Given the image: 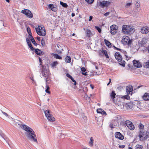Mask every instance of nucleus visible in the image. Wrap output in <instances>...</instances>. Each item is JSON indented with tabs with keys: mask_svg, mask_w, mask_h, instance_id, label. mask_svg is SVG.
Wrapping results in <instances>:
<instances>
[{
	"mask_svg": "<svg viewBox=\"0 0 149 149\" xmlns=\"http://www.w3.org/2000/svg\"><path fill=\"white\" fill-rule=\"evenodd\" d=\"M136 7L138 8L140 6V4L138 2H137L136 3Z\"/></svg>",
	"mask_w": 149,
	"mask_h": 149,
	"instance_id": "46",
	"label": "nucleus"
},
{
	"mask_svg": "<svg viewBox=\"0 0 149 149\" xmlns=\"http://www.w3.org/2000/svg\"><path fill=\"white\" fill-rule=\"evenodd\" d=\"M104 42L105 45L109 47H111V44L110 42L105 39Z\"/></svg>",
	"mask_w": 149,
	"mask_h": 149,
	"instance_id": "22",
	"label": "nucleus"
},
{
	"mask_svg": "<svg viewBox=\"0 0 149 149\" xmlns=\"http://www.w3.org/2000/svg\"><path fill=\"white\" fill-rule=\"evenodd\" d=\"M109 127H111V128H113L114 127L112 123H111L109 125Z\"/></svg>",
	"mask_w": 149,
	"mask_h": 149,
	"instance_id": "52",
	"label": "nucleus"
},
{
	"mask_svg": "<svg viewBox=\"0 0 149 149\" xmlns=\"http://www.w3.org/2000/svg\"><path fill=\"white\" fill-rule=\"evenodd\" d=\"M139 127L140 129H143L144 128V125L141 123L139 124Z\"/></svg>",
	"mask_w": 149,
	"mask_h": 149,
	"instance_id": "44",
	"label": "nucleus"
},
{
	"mask_svg": "<svg viewBox=\"0 0 149 149\" xmlns=\"http://www.w3.org/2000/svg\"><path fill=\"white\" fill-rule=\"evenodd\" d=\"M102 53L104 54L105 56L107 58H109V56L108 55V54L107 53V51L105 50H102Z\"/></svg>",
	"mask_w": 149,
	"mask_h": 149,
	"instance_id": "27",
	"label": "nucleus"
},
{
	"mask_svg": "<svg viewBox=\"0 0 149 149\" xmlns=\"http://www.w3.org/2000/svg\"><path fill=\"white\" fill-rule=\"evenodd\" d=\"M40 37H37V39L38 41H40Z\"/></svg>",
	"mask_w": 149,
	"mask_h": 149,
	"instance_id": "62",
	"label": "nucleus"
},
{
	"mask_svg": "<svg viewBox=\"0 0 149 149\" xmlns=\"http://www.w3.org/2000/svg\"><path fill=\"white\" fill-rule=\"evenodd\" d=\"M46 89L45 90V92L46 93L50 94V92L49 91V87L48 85H47L46 86Z\"/></svg>",
	"mask_w": 149,
	"mask_h": 149,
	"instance_id": "32",
	"label": "nucleus"
},
{
	"mask_svg": "<svg viewBox=\"0 0 149 149\" xmlns=\"http://www.w3.org/2000/svg\"><path fill=\"white\" fill-rule=\"evenodd\" d=\"M71 15L72 17H74L75 16V13H72Z\"/></svg>",
	"mask_w": 149,
	"mask_h": 149,
	"instance_id": "60",
	"label": "nucleus"
},
{
	"mask_svg": "<svg viewBox=\"0 0 149 149\" xmlns=\"http://www.w3.org/2000/svg\"><path fill=\"white\" fill-rule=\"evenodd\" d=\"M60 4L63 7L65 8H67L68 7V5L67 3H64L62 1L60 2Z\"/></svg>",
	"mask_w": 149,
	"mask_h": 149,
	"instance_id": "29",
	"label": "nucleus"
},
{
	"mask_svg": "<svg viewBox=\"0 0 149 149\" xmlns=\"http://www.w3.org/2000/svg\"><path fill=\"white\" fill-rule=\"evenodd\" d=\"M87 36L88 37H90L92 36V33L90 30L87 29L86 31Z\"/></svg>",
	"mask_w": 149,
	"mask_h": 149,
	"instance_id": "23",
	"label": "nucleus"
},
{
	"mask_svg": "<svg viewBox=\"0 0 149 149\" xmlns=\"http://www.w3.org/2000/svg\"><path fill=\"white\" fill-rule=\"evenodd\" d=\"M28 46L31 44V43L30 41L27 42Z\"/></svg>",
	"mask_w": 149,
	"mask_h": 149,
	"instance_id": "63",
	"label": "nucleus"
},
{
	"mask_svg": "<svg viewBox=\"0 0 149 149\" xmlns=\"http://www.w3.org/2000/svg\"><path fill=\"white\" fill-rule=\"evenodd\" d=\"M53 56L54 58L57 59H62V57L56 54H53Z\"/></svg>",
	"mask_w": 149,
	"mask_h": 149,
	"instance_id": "25",
	"label": "nucleus"
},
{
	"mask_svg": "<svg viewBox=\"0 0 149 149\" xmlns=\"http://www.w3.org/2000/svg\"><path fill=\"white\" fill-rule=\"evenodd\" d=\"M143 136H145L144 137L145 139H146L149 137V132H146V133L145 132H143Z\"/></svg>",
	"mask_w": 149,
	"mask_h": 149,
	"instance_id": "26",
	"label": "nucleus"
},
{
	"mask_svg": "<svg viewBox=\"0 0 149 149\" xmlns=\"http://www.w3.org/2000/svg\"><path fill=\"white\" fill-rule=\"evenodd\" d=\"M103 110V109H101V108L98 109L97 110V113H100L101 114Z\"/></svg>",
	"mask_w": 149,
	"mask_h": 149,
	"instance_id": "39",
	"label": "nucleus"
},
{
	"mask_svg": "<svg viewBox=\"0 0 149 149\" xmlns=\"http://www.w3.org/2000/svg\"><path fill=\"white\" fill-rule=\"evenodd\" d=\"M118 27L115 25H113L110 27V32L113 35H115L117 31Z\"/></svg>",
	"mask_w": 149,
	"mask_h": 149,
	"instance_id": "7",
	"label": "nucleus"
},
{
	"mask_svg": "<svg viewBox=\"0 0 149 149\" xmlns=\"http://www.w3.org/2000/svg\"><path fill=\"white\" fill-rule=\"evenodd\" d=\"M45 115L47 119L50 121H54L55 120V118L50 113V110H47L44 111Z\"/></svg>",
	"mask_w": 149,
	"mask_h": 149,
	"instance_id": "5",
	"label": "nucleus"
},
{
	"mask_svg": "<svg viewBox=\"0 0 149 149\" xmlns=\"http://www.w3.org/2000/svg\"><path fill=\"white\" fill-rule=\"evenodd\" d=\"M102 114L104 115H107L106 113L103 110L102 111V112L101 113Z\"/></svg>",
	"mask_w": 149,
	"mask_h": 149,
	"instance_id": "49",
	"label": "nucleus"
},
{
	"mask_svg": "<svg viewBox=\"0 0 149 149\" xmlns=\"http://www.w3.org/2000/svg\"><path fill=\"white\" fill-rule=\"evenodd\" d=\"M115 137L120 140H123L124 138V136L119 132H117L115 133Z\"/></svg>",
	"mask_w": 149,
	"mask_h": 149,
	"instance_id": "14",
	"label": "nucleus"
},
{
	"mask_svg": "<svg viewBox=\"0 0 149 149\" xmlns=\"http://www.w3.org/2000/svg\"><path fill=\"white\" fill-rule=\"evenodd\" d=\"M122 98H123L125 99L129 100L130 99V97L128 95H125L122 97Z\"/></svg>",
	"mask_w": 149,
	"mask_h": 149,
	"instance_id": "35",
	"label": "nucleus"
},
{
	"mask_svg": "<svg viewBox=\"0 0 149 149\" xmlns=\"http://www.w3.org/2000/svg\"><path fill=\"white\" fill-rule=\"evenodd\" d=\"M116 95V94L115 93L114 91H112L111 93H110V97L114 102H115L114 100V99L115 97V96Z\"/></svg>",
	"mask_w": 149,
	"mask_h": 149,
	"instance_id": "20",
	"label": "nucleus"
},
{
	"mask_svg": "<svg viewBox=\"0 0 149 149\" xmlns=\"http://www.w3.org/2000/svg\"><path fill=\"white\" fill-rule=\"evenodd\" d=\"M81 70L82 72H85L86 71V70L85 68L84 67H82L81 68Z\"/></svg>",
	"mask_w": 149,
	"mask_h": 149,
	"instance_id": "43",
	"label": "nucleus"
},
{
	"mask_svg": "<svg viewBox=\"0 0 149 149\" xmlns=\"http://www.w3.org/2000/svg\"><path fill=\"white\" fill-rule=\"evenodd\" d=\"M134 31V29L131 26L126 25L123 26L122 31L124 34H131Z\"/></svg>",
	"mask_w": 149,
	"mask_h": 149,
	"instance_id": "2",
	"label": "nucleus"
},
{
	"mask_svg": "<svg viewBox=\"0 0 149 149\" xmlns=\"http://www.w3.org/2000/svg\"><path fill=\"white\" fill-rule=\"evenodd\" d=\"M149 30V29L148 27H143L141 29L140 31L141 33L143 34H146L148 32Z\"/></svg>",
	"mask_w": 149,
	"mask_h": 149,
	"instance_id": "15",
	"label": "nucleus"
},
{
	"mask_svg": "<svg viewBox=\"0 0 149 149\" xmlns=\"http://www.w3.org/2000/svg\"><path fill=\"white\" fill-rule=\"evenodd\" d=\"M143 148V146L139 144L136 145L135 147L136 149H142Z\"/></svg>",
	"mask_w": 149,
	"mask_h": 149,
	"instance_id": "30",
	"label": "nucleus"
},
{
	"mask_svg": "<svg viewBox=\"0 0 149 149\" xmlns=\"http://www.w3.org/2000/svg\"><path fill=\"white\" fill-rule=\"evenodd\" d=\"M39 62L40 63V65H41V63H42V59L41 58H40V57H39Z\"/></svg>",
	"mask_w": 149,
	"mask_h": 149,
	"instance_id": "54",
	"label": "nucleus"
},
{
	"mask_svg": "<svg viewBox=\"0 0 149 149\" xmlns=\"http://www.w3.org/2000/svg\"><path fill=\"white\" fill-rule=\"evenodd\" d=\"M43 69L41 73L42 74V76L45 77V79L46 84L48 83V79L49 77V72L48 69H45L44 68V67L42 66Z\"/></svg>",
	"mask_w": 149,
	"mask_h": 149,
	"instance_id": "4",
	"label": "nucleus"
},
{
	"mask_svg": "<svg viewBox=\"0 0 149 149\" xmlns=\"http://www.w3.org/2000/svg\"><path fill=\"white\" fill-rule=\"evenodd\" d=\"M71 58L69 56H67L65 59V61L67 63H70L71 62Z\"/></svg>",
	"mask_w": 149,
	"mask_h": 149,
	"instance_id": "24",
	"label": "nucleus"
},
{
	"mask_svg": "<svg viewBox=\"0 0 149 149\" xmlns=\"http://www.w3.org/2000/svg\"><path fill=\"white\" fill-rule=\"evenodd\" d=\"M110 4V3L108 1H102L99 2L98 4L99 6H100L102 8L105 7H107Z\"/></svg>",
	"mask_w": 149,
	"mask_h": 149,
	"instance_id": "9",
	"label": "nucleus"
},
{
	"mask_svg": "<svg viewBox=\"0 0 149 149\" xmlns=\"http://www.w3.org/2000/svg\"><path fill=\"white\" fill-rule=\"evenodd\" d=\"M28 46L30 48V49H31L32 51H34V50L35 49L33 47L32 45L31 44L30 45H29Z\"/></svg>",
	"mask_w": 149,
	"mask_h": 149,
	"instance_id": "40",
	"label": "nucleus"
},
{
	"mask_svg": "<svg viewBox=\"0 0 149 149\" xmlns=\"http://www.w3.org/2000/svg\"><path fill=\"white\" fill-rule=\"evenodd\" d=\"M38 28H36V30L37 33L40 36H45L46 34V31L44 27L42 25L38 26Z\"/></svg>",
	"mask_w": 149,
	"mask_h": 149,
	"instance_id": "3",
	"label": "nucleus"
},
{
	"mask_svg": "<svg viewBox=\"0 0 149 149\" xmlns=\"http://www.w3.org/2000/svg\"><path fill=\"white\" fill-rule=\"evenodd\" d=\"M92 18H93V16H90L89 17V19L88 20L89 21H91L92 20Z\"/></svg>",
	"mask_w": 149,
	"mask_h": 149,
	"instance_id": "55",
	"label": "nucleus"
},
{
	"mask_svg": "<svg viewBox=\"0 0 149 149\" xmlns=\"http://www.w3.org/2000/svg\"><path fill=\"white\" fill-rule=\"evenodd\" d=\"M22 13L26 15L29 18H31L33 17V15L29 10L25 9L22 10Z\"/></svg>",
	"mask_w": 149,
	"mask_h": 149,
	"instance_id": "6",
	"label": "nucleus"
},
{
	"mask_svg": "<svg viewBox=\"0 0 149 149\" xmlns=\"http://www.w3.org/2000/svg\"><path fill=\"white\" fill-rule=\"evenodd\" d=\"M115 49H116V50H117L119 51H120L121 50V49H120L119 48H117V47H116V48Z\"/></svg>",
	"mask_w": 149,
	"mask_h": 149,
	"instance_id": "64",
	"label": "nucleus"
},
{
	"mask_svg": "<svg viewBox=\"0 0 149 149\" xmlns=\"http://www.w3.org/2000/svg\"><path fill=\"white\" fill-rule=\"evenodd\" d=\"M34 52L37 55L40 56L43 54L44 53L42 52L40 50L38 49H36L34 50Z\"/></svg>",
	"mask_w": 149,
	"mask_h": 149,
	"instance_id": "17",
	"label": "nucleus"
},
{
	"mask_svg": "<svg viewBox=\"0 0 149 149\" xmlns=\"http://www.w3.org/2000/svg\"><path fill=\"white\" fill-rule=\"evenodd\" d=\"M27 31L29 36L32 35V33L31 32V29L29 27H28L27 29Z\"/></svg>",
	"mask_w": 149,
	"mask_h": 149,
	"instance_id": "36",
	"label": "nucleus"
},
{
	"mask_svg": "<svg viewBox=\"0 0 149 149\" xmlns=\"http://www.w3.org/2000/svg\"><path fill=\"white\" fill-rule=\"evenodd\" d=\"M26 42L30 41V40H29V39L28 38H26Z\"/></svg>",
	"mask_w": 149,
	"mask_h": 149,
	"instance_id": "58",
	"label": "nucleus"
},
{
	"mask_svg": "<svg viewBox=\"0 0 149 149\" xmlns=\"http://www.w3.org/2000/svg\"><path fill=\"white\" fill-rule=\"evenodd\" d=\"M123 42H125L124 43L127 44L129 45H131L132 43L131 40L130 39V38L128 36H125L123 39Z\"/></svg>",
	"mask_w": 149,
	"mask_h": 149,
	"instance_id": "10",
	"label": "nucleus"
},
{
	"mask_svg": "<svg viewBox=\"0 0 149 149\" xmlns=\"http://www.w3.org/2000/svg\"><path fill=\"white\" fill-rule=\"evenodd\" d=\"M109 14V12H106V13L104 14V15L105 16H108Z\"/></svg>",
	"mask_w": 149,
	"mask_h": 149,
	"instance_id": "53",
	"label": "nucleus"
},
{
	"mask_svg": "<svg viewBox=\"0 0 149 149\" xmlns=\"http://www.w3.org/2000/svg\"><path fill=\"white\" fill-rule=\"evenodd\" d=\"M125 145H119V147L121 148H125Z\"/></svg>",
	"mask_w": 149,
	"mask_h": 149,
	"instance_id": "48",
	"label": "nucleus"
},
{
	"mask_svg": "<svg viewBox=\"0 0 149 149\" xmlns=\"http://www.w3.org/2000/svg\"><path fill=\"white\" fill-rule=\"evenodd\" d=\"M143 98L145 100H149V93H145L144 95L143 96Z\"/></svg>",
	"mask_w": 149,
	"mask_h": 149,
	"instance_id": "21",
	"label": "nucleus"
},
{
	"mask_svg": "<svg viewBox=\"0 0 149 149\" xmlns=\"http://www.w3.org/2000/svg\"><path fill=\"white\" fill-rule=\"evenodd\" d=\"M89 4H92L93 3L94 0H85Z\"/></svg>",
	"mask_w": 149,
	"mask_h": 149,
	"instance_id": "41",
	"label": "nucleus"
},
{
	"mask_svg": "<svg viewBox=\"0 0 149 149\" xmlns=\"http://www.w3.org/2000/svg\"><path fill=\"white\" fill-rule=\"evenodd\" d=\"M121 63H119L120 65L123 67H125V61H121Z\"/></svg>",
	"mask_w": 149,
	"mask_h": 149,
	"instance_id": "38",
	"label": "nucleus"
},
{
	"mask_svg": "<svg viewBox=\"0 0 149 149\" xmlns=\"http://www.w3.org/2000/svg\"><path fill=\"white\" fill-rule=\"evenodd\" d=\"M143 65L146 68H149V60L147 62H145Z\"/></svg>",
	"mask_w": 149,
	"mask_h": 149,
	"instance_id": "28",
	"label": "nucleus"
},
{
	"mask_svg": "<svg viewBox=\"0 0 149 149\" xmlns=\"http://www.w3.org/2000/svg\"><path fill=\"white\" fill-rule=\"evenodd\" d=\"M18 121L16 120V121L14 122V124L17 126V125H19L20 127H21V124H19L18 122Z\"/></svg>",
	"mask_w": 149,
	"mask_h": 149,
	"instance_id": "34",
	"label": "nucleus"
},
{
	"mask_svg": "<svg viewBox=\"0 0 149 149\" xmlns=\"http://www.w3.org/2000/svg\"><path fill=\"white\" fill-rule=\"evenodd\" d=\"M109 83L107 84V86H108L109 84H110V83H111V79H109Z\"/></svg>",
	"mask_w": 149,
	"mask_h": 149,
	"instance_id": "59",
	"label": "nucleus"
},
{
	"mask_svg": "<svg viewBox=\"0 0 149 149\" xmlns=\"http://www.w3.org/2000/svg\"><path fill=\"white\" fill-rule=\"evenodd\" d=\"M81 74L83 75L86 76L88 75V74H87V72H82Z\"/></svg>",
	"mask_w": 149,
	"mask_h": 149,
	"instance_id": "50",
	"label": "nucleus"
},
{
	"mask_svg": "<svg viewBox=\"0 0 149 149\" xmlns=\"http://www.w3.org/2000/svg\"><path fill=\"white\" fill-rule=\"evenodd\" d=\"M29 37L30 38V39L31 40V41L36 46L38 45V44L36 42L34 39L33 38L32 35L29 36Z\"/></svg>",
	"mask_w": 149,
	"mask_h": 149,
	"instance_id": "19",
	"label": "nucleus"
},
{
	"mask_svg": "<svg viewBox=\"0 0 149 149\" xmlns=\"http://www.w3.org/2000/svg\"><path fill=\"white\" fill-rule=\"evenodd\" d=\"M70 79L74 83V85H76L77 84L76 81L72 78V77Z\"/></svg>",
	"mask_w": 149,
	"mask_h": 149,
	"instance_id": "45",
	"label": "nucleus"
},
{
	"mask_svg": "<svg viewBox=\"0 0 149 149\" xmlns=\"http://www.w3.org/2000/svg\"><path fill=\"white\" fill-rule=\"evenodd\" d=\"M48 6L50 9L54 12H56L57 10V8L56 7V6L52 4H49Z\"/></svg>",
	"mask_w": 149,
	"mask_h": 149,
	"instance_id": "16",
	"label": "nucleus"
},
{
	"mask_svg": "<svg viewBox=\"0 0 149 149\" xmlns=\"http://www.w3.org/2000/svg\"><path fill=\"white\" fill-rule=\"evenodd\" d=\"M66 75L70 79H71L72 77V76L68 73H67Z\"/></svg>",
	"mask_w": 149,
	"mask_h": 149,
	"instance_id": "47",
	"label": "nucleus"
},
{
	"mask_svg": "<svg viewBox=\"0 0 149 149\" xmlns=\"http://www.w3.org/2000/svg\"><path fill=\"white\" fill-rule=\"evenodd\" d=\"M146 49L148 51V52L149 54V46H148L146 48Z\"/></svg>",
	"mask_w": 149,
	"mask_h": 149,
	"instance_id": "56",
	"label": "nucleus"
},
{
	"mask_svg": "<svg viewBox=\"0 0 149 149\" xmlns=\"http://www.w3.org/2000/svg\"><path fill=\"white\" fill-rule=\"evenodd\" d=\"M131 3H127V4L126 5H127V6H129L131 5Z\"/></svg>",
	"mask_w": 149,
	"mask_h": 149,
	"instance_id": "57",
	"label": "nucleus"
},
{
	"mask_svg": "<svg viewBox=\"0 0 149 149\" xmlns=\"http://www.w3.org/2000/svg\"><path fill=\"white\" fill-rule=\"evenodd\" d=\"M133 90V86L130 85L126 86V92L127 95H129L130 93Z\"/></svg>",
	"mask_w": 149,
	"mask_h": 149,
	"instance_id": "13",
	"label": "nucleus"
},
{
	"mask_svg": "<svg viewBox=\"0 0 149 149\" xmlns=\"http://www.w3.org/2000/svg\"><path fill=\"white\" fill-rule=\"evenodd\" d=\"M58 64V63L57 61H54L51 64V65L52 67H54Z\"/></svg>",
	"mask_w": 149,
	"mask_h": 149,
	"instance_id": "31",
	"label": "nucleus"
},
{
	"mask_svg": "<svg viewBox=\"0 0 149 149\" xmlns=\"http://www.w3.org/2000/svg\"><path fill=\"white\" fill-rule=\"evenodd\" d=\"M90 86L91 88L92 89H93L94 88V86L93 85H92V84H91Z\"/></svg>",
	"mask_w": 149,
	"mask_h": 149,
	"instance_id": "61",
	"label": "nucleus"
},
{
	"mask_svg": "<svg viewBox=\"0 0 149 149\" xmlns=\"http://www.w3.org/2000/svg\"><path fill=\"white\" fill-rule=\"evenodd\" d=\"M93 139L92 137H91L90 139V141L89 142L90 145L91 146H93Z\"/></svg>",
	"mask_w": 149,
	"mask_h": 149,
	"instance_id": "33",
	"label": "nucleus"
},
{
	"mask_svg": "<svg viewBox=\"0 0 149 149\" xmlns=\"http://www.w3.org/2000/svg\"><path fill=\"white\" fill-rule=\"evenodd\" d=\"M133 63L134 66L135 67L139 68L142 66L141 63L138 61L134 60L133 61Z\"/></svg>",
	"mask_w": 149,
	"mask_h": 149,
	"instance_id": "11",
	"label": "nucleus"
},
{
	"mask_svg": "<svg viewBox=\"0 0 149 149\" xmlns=\"http://www.w3.org/2000/svg\"><path fill=\"white\" fill-rule=\"evenodd\" d=\"M27 132L25 133L28 138L30 140L37 142L35 132L32 129L25 125H22L21 127Z\"/></svg>",
	"mask_w": 149,
	"mask_h": 149,
	"instance_id": "1",
	"label": "nucleus"
},
{
	"mask_svg": "<svg viewBox=\"0 0 149 149\" xmlns=\"http://www.w3.org/2000/svg\"><path fill=\"white\" fill-rule=\"evenodd\" d=\"M41 44L42 46H43L45 45V42L44 39L42 38L41 41Z\"/></svg>",
	"mask_w": 149,
	"mask_h": 149,
	"instance_id": "42",
	"label": "nucleus"
},
{
	"mask_svg": "<svg viewBox=\"0 0 149 149\" xmlns=\"http://www.w3.org/2000/svg\"><path fill=\"white\" fill-rule=\"evenodd\" d=\"M95 28L98 31L99 33H101V29L97 26H95Z\"/></svg>",
	"mask_w": 149,
	"mask_h": 149,
	"instance_id": "37",
	"label": "nucleus"
},
{
	"mask_svg": "<svg viewBox=\"0 0 149 149\" xmlns=\"http://www.w3.org/2000/svg\"><path fill=\"white\" fill-rule=\"evenodd\" d=\"M125 125L130 130H133L134 128V127L132 122L129 120H126L125 122Z\"/></svg>",
	"mask_w": 149,
	"mask_h": 149,
	"instance_id": "8",
	"label": "nucleus"
},
{
	"mask_svg": "<svg viewBox=\"0 0 149 149\" xmlns=\"http://www.w3.org/2000/svg\"><path fill=\"white\" fill-rule=\"evenodd\" d=\"M138 43L140 44L141 46H143L146 44V39L145 38H143L141 39V41L139 40Z\"/></svg>",
	"mask_w": 149,
	"mask_h": 149,
	"instance_id": "18",
	"label": "nucleus"
},
{
	"mask_svg": "<svg viewBox=\"0 0 149 149\" xmlns=\"http://www.w3.org/2000/svg\"><path fill=\"white\" fill-rule=\"evenodd\" d=\"M1 111L2 113H3V114H4V115L6 116L7 117V116H8V114L7 113H5V112H3V111Z\"/></svg>",
	"mask_w": 149,
	"mask_h": 149,
	"instance_id": "51",
	"label": "nucleus"
},
{
	"mask_svg": "<svg viewBox=\"0 0 149 149\" xmlns=\"http://www.w3.org/2000/svg\"><path fill=\"white\" fill-rule=\"evenodd\" d=\"M115 56L116 59L119 62L121 61L122 59V56L118 52H117L115 54Z\"/></svg>",
	"mask_w": 149,
	"mask_h": 149,
	"instance_id": "12",
	"label": "nucleus"
}]
</instances>
